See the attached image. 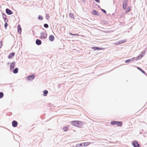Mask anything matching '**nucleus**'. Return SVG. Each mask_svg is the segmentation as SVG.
I'll return each mask as SVG.
<instances>
[{
  "mask_svg": "<svg viewBox=\"0 0 147 147\" xmlns=\"http://www.w3.org/2000/svg\"><path fill=\"white\" fill-rule=\"evenodd\" d=\"M71 123L73 125L78 127H80V126L83 125L82 121H71Z\"/></svg>",
  "mask_w": 147,
  "mask_h": 147,
  "instance_id": "obj_1",
  "label": "nucleus"
},
{
  "mask_svg": "<svg viewBox=\"0 0 147 147\" xmlns=\"http://www.w3.org/2000/svg\"><path fill=\"white\" fill-rule=\"evenodd\" d=\"M42 29L44 31H43L40 33V36L39 38L41 39L43 38L44 39H45L47 37V34L46 33V31L45 29L43 28Z\"/></svg>",
  "mask_w": 147,
  "mask_h": 147,
  "instance_id": "obj_2",
  "label": "nucleus"
},
{
  "mask_svg": "<svg viewBox=\"0 0 147 147\" xmlns=\"http://www.w3.org/2000/svg\"><path fill=\"white\" fill-rule=\"evenodd\" d=\"M110 124L111 125H117L119 126H121L122 125L123 123L121 121H113L111 122Z\"/></svg>",
  "mask_w": 147,
  "mask_h": 147,
  "instance_id": "obj_3",
  "label": "nucleus"
},
{
  "mask_svg": "<svg viewBox=\"0 0 147 147\" xmlns=\"http://www.w3.org/2000/svg\"><path fill=\"white\" fill-rule=\"evenodd\" d=\"M128 2V0H124L123 1V8L125 10L126 9V7L127 6V4Z\"/></svg>",
  "mask_w": 147,
  "mask_h": 147,
  "instance_id": "obj_4",
  "label": "nucleus"
},
{
  "mask_svg": "<svg viewBox=\"0 0 147 147\" xmlns=\"http://www.w3.org/2000/svg\"><path fill=\"white\" fill-rule=\"evenodd\" d=\"M132 145L134 147H139L140 146V145L136 141H133L132 143Z\"/></svg>",
  "mask_w": 147,
  "mask_h": 147,
  "instance_id": "obj_5",
  "label": "nucleus"
},
{
  "mask_svg": "<svg viewBox=\"0 0 147 147\" xmlns=\"http://www.w3.org/2000/svg\"><path fill=\"white\" fill-rule=\"evenodd\" d=\"M91 48L94 51H96V50H101L104 49V48L99 47H92Z\"/></svg>",
  "mask_w": 147,
  "mask_h": 147,
  "instance_id": "obj_6",
  "label": "nucleus"
},
{
  "mask_svg": "<svg viewBox=\"0 0 147 147\" xmlns=\"http://www.w3.org/2000/svg\"><path fill=\"white\" fill-rule=\"evenodd\" d=\"M34 75L32 74L28 76L27 77V79L28 80L32 81L34 79Z\"/></svg>",
  "mask_w": 147,
  "mask_h": 147,
  "instance_id": "obj_7",
  "label": "nucleus"
},
{
  "mask_svg": "<svg viewBox=\"0 0 147 147\" xmlns=\"http://www.w3.org/2000/svg\"><path fill=\"white\" fill-rule=\"evenodd\" d=\"M5 11L7 14L8 15H11L13 13L12 11L10 9L7 8L5 9Z\"/></svg>",
  "mask_w": 147,
  "mask_h": 147,
  "instance_id": "obj_8",
  "label": "nucleus"
},
{
  "mask_svg": "<svg viewBox=\"0 0 147 147\" xmlns=\"http://www.w3.org/2000/svg\"><path fill=\"white\" fill-rule=\"evenodd\" d=\"M12 124L13 127H15L17 126L18 123L16 121L14 120L12 121Z\"/></svg>",
  "mask_w": 147,
  "mask_h": 147,
  "instance_id": "obj_9",
  "label": "nucleus"
},
{
  "mask_svg": "<svg viewBox=\"0 0 147 147\" xmlns=\"http://www.w3.org/2000/svg\"><path fill=\"white\" fill-rule=\"evenodd\" d=\"M2 15L3 18L5 22H7L8 20L7 18L6 15L3 13H2Z\"/></svg>",
  "mask_w": 147,
  "mask_h": 147,
  "instance_id": "obj_10",
  "label": "nucleus"
},
{
  "mask_svg": "<svg viewBox=\"0 0 147 147\" xmlns=\"http://www.w3.org/2000/svg\"><path fill=\"white\" fill-rule=\"evenodd\" d=\"M15 55V53L14 52H12L10 53L8 56V58L9 59H11L13 58V56Z\"/></svg>",
  "mask_w": 147,
  "mask_h": 147,
  "instance_id": "obj_11",
  "label": "nucleus"
},
{
  "mask_svg": "<svg viewBox=\"0 0 147 147\" xmlns=\"http://www.w3.org/2000/svg\"><path fill=\"white\" fill-rule=\"evenodd\" d=\"M36 43L38 45H40L42 44V41L39 39H37L36 40Z\"/></svg>",
  "mask_w": 147,
  "mask_h": 147,
  "instance_id": "obj_12",
  "label": "nucleus"
},
{
  "mask_svg": "<svg viewBox=\"0 0 147 147\" xmlns=\"http://www.w3.org/2000/svg\"><path fill=\"white\" fill-rule=\"evenodd\" d=\"M15 62H12L10 64V69L11 70L13 69L15 66Z\"/></svg>",
  "mask_w": 147,
  "mask_h": 147,
  "instance_id": "obj_13",
  "label": "nucleus"
},
{
  "mask_svg": "<svg viewBox=\"0 0 147 147\" xmlns=\"http://www.w3.org/2000/svg\"><path fill=\"white\" fill-rule=\"evenodd\" d=\"M92 13L93 15L97 16H98L99 14V13L95 10H93L92 11Z\"/></svg>",
  "mask_w": 147,
  "mask_h": 147,
  "instance_id": "obj_14",
  "label": "nucleus"
},
{
  "mask_svg": "<svg viewBox=\"0 0 147 147\" xmlns=\"http://www.w3.org/2000/svg\"><path fill=\"white\" fill-rule=\"evenodd\" d=\"M22 29L20 25H18V32L19 34H20L21 32Z\"/></svg>",
  "mask_w": 147,
  "mask_h": 147,
  "instance_id": "obj_15",
  "label": "nucleus"
},
{
  "mask_svg": "<svg viewBox=\"0 0 147 147\" xmlns=\"http://www.w3.org/2000/svg\"><path fill=\"white\" fill-rule=\"evenodd\" d=\"M49 40L51 42H52L54 40V37L53 35H50L49 38Z\"/></svg>",
  "mask_w": 147,
  "mask_h": 147,
  "instance_id": "obj_16",
  "label": "nucleus"
},
{
  "mask_svg": "<svg viewBox=\"0 0 147 147\" xmlns=\"http://www.w3.org/2000/svg\"><path fill=\"white\" fill-rule=\"evenodd\" d=\"M127 41V40L126 39H125L124 40H120L119 41H118L119 44H122L123 43H124L126 42Z\"/></svg>",
  "mask_w": 147,
  "mask_h": 147,
  "instance_id": "obj_17",
  "label": "nucleus"
},
{
  "mask_svg": "<svg viewBox=\"0 0 147 147\" xmlns=\"http://www.w3.org/2000/svg\"><path fill=\"white\" fill-rule=\"evenodd\" d=\"M137 68L141 72H142L143 74H144L146 75V74L145 71L143 70L141 68L139 67H137Z\"/></svg>",
  "mask_w": 147,
  "mask_h": 147,
  "instance_id": "obj_18",
  "label": "nucleus"
},
{
  "mask_svg": "<svg viewBox=\"0 0 147 147\" xmlns=\"http://www.w3.org/2000/svg\"><path fill=\"white\" fill-rule=\"evenodd\" d=\"M18 68H15L13 70V73L14 74H16L18 72Z\"/></svg>",
  "mask_w": 147,
  "mask_h": 147,
  "instance_id": "obj_19",
  "label": "nucleus"
},
{
  "mask_svg": "<svg viewBox=\"0 0 147 147\" xmlns=\"http://www.w3.org/2000/svg\"><path fill=\"white\" fill-rule=\"evenodd\" d=\"M48 91L46 90H44V91H43V95L44 96H46L47 95L48 93Z\"/></svg>",
  "mask_w": 147,
  "mask_h": 147,
  "instance_id": "obj_20",
  "label": "nucleus"
},
{
  "mask_svg": "<svg viewBox=\"0 0 147 147\" xmlns=\"http://www.w3.org/2000/svg\"><path fill=\"white\" fill-rule=\"evenodd\" d=\"M101 22L102 23L105 24H109V22L105 20H102L101 21Z\"/></svg>",
  "mask_w": 147,
  "mask_h": 147,
  "instance_id": "obj_21",
  "label": "nucleus"
},
{
  "mask_svg": "<svg viewBox=\"0 0 147 147\" xmlns=\"http://www.w3.org/2000/svg\"><path fill=\"white\" fill-rule=\"evenodd\" d=\"M143 56V55L140 54L137 57L136 60H139Z\"/></svg>",
  "mask_w": 147,
  "mask_h": 147,
  "instance_id": "obj_22",
  "label": "nucleus"
},
{
  "mask_svg": "<svg viewBox=\"0 0 147 147\" xmlns=\"http://www.w3.org/2000/svg\"><path fill=\"white\" fill-rule=\"evenodd\" d=\"M69 16L72 19H74V18L73 14L72 13H69Z\"/></svg>",
  "mask_w": 147,
  "mask_h": 147,
  "instance_id": "obj_23",
  "label": "nucleus"
},
{
  "mask_svg": "<svg viewBox=\"0 0 147 147\" xmlns=\"http://www.w3.org/2000/svg\"><path fill=\"white\" fill-rule=\"evenodd\" d=\"M90 144V143L89 142H86L83 143V145L84 146H86Z\"/></svg>",
  "mask_w": 147,
  "mask_h": 147,
  "instance_id": "obj_24",
  "label": "nucleus"
},
{
  "mask_svg": "<svg viewBox=\"0 0 147 147\" xmlns=\"http://www.w3.org/2000/svg\"><path fill=\"white\" fill-rule=\"evenodd\" d=\"M4 96V94L2 92H0V98H2Z\"/></svg>",
  "mask_w": 147,
  "mask_h": 147,
  "instance_id": "obj_25",
  "label": "nucleus"
},
{
  "mask_svg": "<svg viewBox=\"0 0 147 147\" xmlns=\"http://www.w3.org/2000/svg\"><path fill=\"white\" fill-rule=\"evenodd\" d=\"M38 19L41 20H42L43 19V18L40 15L38 16Z\"/></svg>",
  "mask_w": 147,
  "mask_h": 147,
  "instance_id": "obj_26",
  "label": "nucleus"
},
{
  "mask_svg": "<svg viewBox=\"0 0 147 147\" xmlns=\"http://www.w3.org/2000/svg\"><path fill=\"white\" fill-rule=\"evenodd\" d=\"M68 128L67 127H64L63 128V130L64 131H66L68 130Z\"/></svg>",
  "mask_w": 147,
  "mask_h": 147,
  "instance_id": "obj_27",
  "label": "nucleus"
},
{
  "mask_svg": "<svg viewBox=\"0 0 147 147\" xmlns=\"http://www.w3.org/2000/svg\"><path fill=\"white\" fill-rule=\"evenodd\" d=\"M131 62V61L130 59H128L125 61V62L127 63H129Z\"/></svg>",
  "mask_w": 147,
  "mask_h": 147,
  "instance_id": "obj_28",
  "label": "nucleus"
},
{
  "mask_svg": "<svg viewBox=\"0 0 147 147\" xmlns=\"http://www.w3.org/2000/svg\"><path fill=\"white\" fill-rule=\"evenodd\" d=\"M69 34L70 35H72V36H79V34H72V33H71V32H70Z\"/></svg>",
  "mask_w": 147,
  "mask_h": 147,
  "instance_id": "obj_29",
  "label": "nucleus"
},
{
  "mask_svg": "<svg viewBox=\"0 0 147 147\" xmlns=\"http://www.w3.org/2000/svg\"><path fill=\"white\" fill-rule=\"evenodd\" d=\"M44 27H45V28H47L49 27V25L47 24H45L44 25Z\"/></svg>",
  "mask_w": 147,
  "mask_h": 147,
  "instance_id": "obj_30",
  "label": "nucleus"
},
{
  "mask_svg": "<svg viewBox=\"0 0 147 147\" xmlns=\"http://www.w3.org/2000/svg\"><path fill=\"white\" fill-rule=\"evenodd\" d=\"M130 7H127V10L126 11V13H127V12H129V11H130Z\"/></svg>",
  "mask_w": 147,
  "mask_h": 147,
  "instance_id": "obj_31",
  "label": "nucleus"
},
{
  "mask_svg": "<svg viewBox=\"0 0 147 147\" xmlns=\"http://www.w3.org/2000/svg\"><path fill=\"white\" fill-rule=\"evenodd\" d=\"M7 22H5V23L4 24V27H5V29H6L7 27V26L8 25L7 23Z\"/></svg>",
  "mask_w": 147,
  "mask_h": 147,
  "instance_id": "obj_32",
  "label": "nucleus"
},
{
  "mask_svg": "<svg viewBox=\"0 0 147 147\" xmlns=\"http://www.w3.org/2000/svg\"><path fill=\"white\" fill-rule=\"evenodd\" d=\"M46 17L47 20H48L49 19L50 17L49 14H46Z\"/></svg>",
  "mask_w": 147,
  "mask_h": 147,
  "instance_id": "obj_33",
  "label": "nucleus"
},
{
  "mask_svg": "<svg viewBox=\"0 0 147 147\" xmlns=\"http://www.w3.org/2000/svg\"><path fill=\"white\" fill-rule=\"evenodd\" d=\"M101 10L104 13H106V11L105 10L103 9H101Z\"/></svg>",
  "mask_w": 147,
  "mask_h": 147,
  "instance_id": "obj_34",
  "label": "nucleus"
},
{
  "mask_svg": "<svg viewBox=\"0 0 147 147\" xmlns=\"http://www.w3.org/2000/svg\"><path fill=\"white\" fill-rule=\"evenodd\" d=\"M130 59L131 60V62H133L135 60L136 58L135 57H133L131 59Z\"/></svg>",
  "mask_w": 147,
  "mask_h": 147,
  "instance_id": "obj_35",
  "label": "nucleus"
},
{
  "mask_svg": "<svg viewBox=\"0 0 147 147\" xmlns=\"http://www.w3.org/2000/svg\"><path fill=\"white\" fill-rule=\"evenodd\" d=\"M2 45V41H0V49Z\"/></svg>",
  "mask_w": 147,
  "mask_h": 147,
  "instance_id": "obj_36",
  "label": "nucleus"
},
{
  "mask_svg": "<svg viewBox=\"0 0 147 147\" xmlns=\"http://www.w3.org/2000/svg\"><path fill=\"white\" fill-rule=\"evenodd\" d=\"M95 1L97 3H100V0H95Z\"/></svg>",
  "mask_w": 147,
  "mask_h": 147,
  "instance_id": "obj_37",
  "label": "nucleus"
},
{
  "mask_svg": "<svg viewBox=\"0 0 147 147\" xmlns=\"http://www.w3.org/2000/svg\"><path fill=\"white\" fill-rule=\"evenodd\" d=\"M114 44L115 45H119L118 41L116 42L115 43H114Z\"/></svg>",
  "mask_w": 147,
  "mask_h": 147,
  "instance_id": "obj_38",
  "label": "nucleus"
},
{
  "mask_svg": "<svg viewBox=\"0 0 147 147\" xmlns=\"http://www.w3.org/2000/svg\"><path fill=\"white\" fill-rule=\"evenodd\" d=\"M145 51H143L142 52V53L140 54L141 55H144L145 54Z\"/></svg>",
  "mask_w": 147,
  "mask_h": 147,
  "instance_id": "obj_39",
  "label": "nucleus"
},
{
  "mask_svg": "<svg viewBox=\"0 0 147 147\" xmlns=\"http://www.w3.org/2000/svg\"><path fill=\"white\" fill-rule=\"evenodd\" d=\"M83 144V143H80L79 144L80 147H81V146H82Z\"/></svg>",
  "mask_w": 147,
  "mask_h": 147,
  "instance_id": "obj_40",
  "label": "nucleus"
},
{
  "mask_svg": "<svg viewBox=\"0 0 147 147\" xmlns=\"http://www.w3.org/2000/svg\"><path fill=\"white\" fill-rule=\"evenodd\" d=\"M76 147H80L79 144L76 145Z\"/></svg>",
  "mask_w": 147,
  "mask_h": 147,
  "instance_id": "obj_41",
  "label": "nucleus"
},
{
  "mask_svg": "<svg viewBox=\"0 0 147 147\" xmlns=\"http://www.w3.org/2000/svg\"><path fill=\"white\" fill-rule=\"evenodd\" d=\"M86 0H82L83 2H85Z\"/></svg>",
  "mask_w": 147,
  "mask_h": 147,
  "instance_id": "obj_42",
  "label": "nucleus"
},
{
  "mask_svg": "<svg viewBox=\"0 0 147 147\" xmlns=\"http://www.w3.org/2000/svg\"><path fill=\"white\" fill-rule=\"evenodd\" d=\"M100 6H98V8H100Z\"/></svg>",
  "mask_w": 147,
  "mask_h": 147,
  "instance_id": "obj_43",
  "label": "nucleus"
},
{
  "mask_svg": "<svg viewBox=\"0 0 147 147\" xmlns=\"http://www.w3.org/2000/svg\"><path fill=\"white\" fill-rule=\"evenodd\" d=\"M8 64H9V63H8Z\"/></svg>",
  "mask_w": 147,
  "mask_h": 147,
  "instance_id": "obj_44",
  "label": "nucleus"
}]
</instances>
